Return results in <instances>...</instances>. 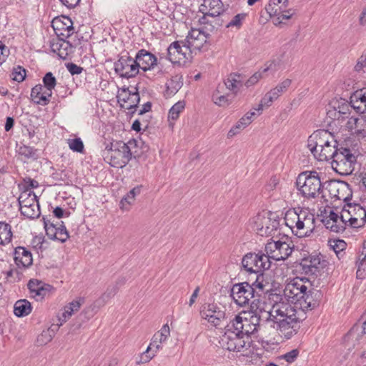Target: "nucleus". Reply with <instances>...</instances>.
<instances>
[{"label": "nucleus", "mask_w": 366, "mask_h": 366, "mask_svg": "<svg viewBox=\"0 0 366 366\" xmlns=\"http://www.w3.org/2000/svg\"><path fill=\"white\" fill-rule=\"evenodd\" d=\"M14 256V262L19 268H27L32 264L31 253L24 247H16Z\"/></svg>", "instance_id": "obj_33"}, {"label": "nucleus", "mask_w": 366, "mask_h": 366, "mask_svg": "<svg viewBox=\"0 0 366 366\" xmlns=\"http://www.w3.org/2000/svg\"><path fill=\"white\" fill-rule=\"evenodd\" d=\"M21 214L24 217L34 219L40 215V208L37 197L32 191L23 192L19 199Z\"/></svg>", "instance_id": "obj_9"}, {"label": "nucleus", "mask_w": 366, "mask_h": 366, "mask_svg": "<svg viewBox=\"0 0 366 366\" xmlns=\"http://www.w3.org/2000/svg\"><path fill=\"white\" fill-rule=\"evenodd\" d=\"M350 104L357 112H366V88L355 92L350 97Z\"/></svg>", "instance_id": "obj_34"}, {"label": "nucleus", "mask_w": 366, "mask_h": 366, "mask_svg": "<svg viewBox=\"0 0 366 366\" xmlns=\"http://www.w3.org/2000/svg\"><path fill=\"white\" fill-rule=\"evenodd\" d=\"M28 288L31 297L36 301H40L49 295L52 287L38 280H31L28 283Z\"/></svg>", "instance_id": "obj_31"}, {"label": "nucleus", "mask_w": 366, "mask_h": 366, "mask_svg": "<svg viewBox=\"0 0 366 366\" xmlns=\"http://www.w3.org/2000/svg\"><path fill=\"white\" fill-rule=\"evenodd\" d=\"M117 98L121 107L127 110L134 109L140 101L137 88H134V91H130L129 88L122 89Z\"/></svg>", "instance_id": "obj_26"}, {"label": "nucleus", "mask_w": 366, "mask_h": 366, "mask_svg": "<svg viewBox=\"0 0 366 366\" xmlns=\"http://www.w3.org/2000/svg\"><path fill=\"white\" fill-rule=\"evenodd\" d=\"M292 80L286 79L280 82L274 88L270 89L262 99L260 103L258 104V108L256 110L261 112L264 107H269L272 105V102L277 100L287 89L290 86Z\"/></svg>", "instance_id": "obj_18"}, {"label": "nucleus", "mask_w": 366, "mask_h": 366, "mask_svg": "<svg viewBox=\"0 0 366 366\" xmlns=\"http://www.w3.org/2000/svg\"><path fill=\"white\" fill-rule=\"evenodd\" d=\"M249 119L247 117H242L234 126L228 132V137H232L240 132L243 129L249 124Z\"/></svg>", "instance_id": "obj_51"}, {"label": "nucleus", "mask_w": 366, "mask_h": 366, "mask_svg": "<svg viewBox=\"0 0 366 366\" xmlns=\"http://www.w3.org/2000/svg\"><path fill=\"white\" fill-rule=\"evenodd\" d=\"M244 338L229 322L224 328V333L221 337L220 343L223 348L239 352L244 351L246 345Z\"/></svg>", "instance_id": "obj_6"}, {"label": "nucleus", "mask_w": 366, "mask_h": 366, "mask_svg": "<svg viewBox=\"0 0 366 366\" xmlns=\"http://www.w3.org/2000/svg\"><path fill=\"white\" fill-rule=\"evenodd\" d=\"M302 269L305 274H317L327 265V262L321 254H310L302 259Z\"/></svg>", "instance_id": "obj_21"}, {"label": "nucleus", "mask_w": 366, "mask_h": 366, "mask_svg": "<svg viewBox=\"0 0 366 366\" xmlns=\"http://www.w3.org/2000/svg\"><path fill=\"white\" fill-rule=\"evenodd\" d=\"M295 14V9L286 8L279 15L272 17V22L274 26L281 28L282 27V25L285 24V21L290 19Z\"/></svg>", "instance_id": "obj_46"}, {"label": "nucleus", "mask_w": 366, "mask_h": 366, "mask_svg": "<svg viewBox=\"0 0 366 366\" xmlns=\"http://www.w3.org/2000/svg\"><path fill=\"white\" fill-rule=\"evenodd\" d=\"M247 14L241 13L235 15L229 22L227 24V28H236L239 29L242 26L243 22L246 19Z\"/></svg>", "instance_id": "obj_55"}, {"label": "nucleus", "mask_w": 366, "mask_h": 366, "mask_svg": "<svg viewBox=\"0 0 366 366\" xmlns=\"http://www.w3.org/2000/svg\"><path fill=\"white\" fill-rule=\"evenodd\" d=\"M10 54L9 49L0 41V66H1Z\"/></svg>", "instance_id": "obj_61"}, {"label": "nucleus", "mask_w": 366, "mask_h": 366, "mask_svg": "<svg viewBox=\"0 0 366 366\" xmlns=\"http://www.w3.org/2000/svg\"><path fill=\"white\" fill-rule=\"evenodd\" d=\"M329 192L332 197L342 200L346 204L350 203L352 196L350 184L344 181L330 184Z\"/></svg>", "instance_id": "obj_25"}, {"label": "nucleus", "mask_w": 366, "mask_h": 366, "mask_svg": "<svg viewBox=\"0 0 366 366\" xmlns=\"http://www.w3.org/2000/svg\"><path fill=\"white\" fill-rule=\"evenodd\" d=\"M288 7V0H269L265 9L269 16L279 15Z\"/></svg>", "instance_id": "obj_40"}, {"label": "nucleus", "mask_w": 366, "mask_h": 366, "mask_svg": "<svg viewBox=\"0 0 366 366\" xmlns=\"http://www.w3.org/2000/svg\"><path fill=\"white\" fill-rule=\"evenodd\" d=\"M43 222L46 234L49 239L58 240L61 242H65L69 239V232L63 224V222L59 227L51 223L46 217H43Z\"/></svg>", "instance_id": "obj_24"}, {"label": "nucleus", "mask_w": 366, "mask_h": 366, "mask_svg": "<svg viewBox=\"0 0 366 366\" xmlns=\"http://www.w3.org/2000/svg\"><path fill=\"white\" fill-rule=\"evenodd\" d=\"M16 152L24 160H35L38 158L37 149L24 144H17Z\"/></svg>", "instance_id": "obj_43"}, {"label": "nucleus", "mask_w": 366, "mask_h": 366, "mask_svg": "<svg viewBox=\"0 0 366 366\" xmlns=\"http://www.w3.org/2000/svg\"><path fill=\"white\" fill-rule=\"evenodd\" d=\"M298 355L299 350L297 349H294L283 355L282 356V359L285 360L288 363H292L295 361Z\"/></svg>", "instance_id": "obj_62"}, {"label": "nucleus", "mask_w": 366, "mask_h": 366, "mask_svg": "<svg viewBox=\"0 0 366 366\" xmlns=\"http://www.w3.org/2000/svg\"><path fill=\"white\" fill-rule=\"evenodd\" d=\"M51 97V93H49L41 84L36 85L31 91V98L36 104L47 105Z\"/></svg>", "instance_id": "obj_35"}, {"label": "nucleus", "mask_w": 366, "mask_h": 366, "mask_svg": "<svg viewBox=\"0 0 366 366\" xmlns=\"http://www.w3.org/2000/svg\"><path fill=\"white\" fill-rule=\"evenodd\" d=\"M250 286L255 291V297H259L266 290L267 283L264 281V275L262 273L257 274L256 280Z\"/></svg>", "instance_id": "obj_48"}, {"label": "nucleus", "mask_w": 366, "mask_h": 366, "mask_svg": "<svg viewBox=\"0 0 366 366\" xmlns=\"http://www.w3.org/2000/svg\"><path fill=\"white\" fill-rule=\"evenodd\" d=\"M229 322L244 337H247L249 335L254 334L257 331L259 327L256 322L257 320L253 318L252 316H251L250 318H244L240 315H236Z\"/></svg>", "instance_id": "obj_23"}, {"label": "nucleus", "mask_w": 366, "mask_h": 366, "mask_svg": "<svg viewBox=\"0 0 366 366\" xmlns=\"http://www.w3.org/2000/svg\"><path fill=\"white\" fill-rule=\"evenodd\" d=\"M187 51L190 52L181 46L179 41H174L167 48V59L172 63H180L187 59Z\"/></svg>", "instance_id": "obj_32"}, {"label": "nucleus", "mask_w": 366, "mask_h": 366, "mask_svg": "<svg viewBox=\"0 0 366 366\" xmlns=\"http://www.w3.org/2000/svg\"><path fill=\"white\" fill-rule=\"evenodd\" d=\"M52 27L57 39H67L74 33L73 23L71 19L64 17L63 19H54L52 21Z\"/></svg>", "instance_id": "obj_30"}, {"label": "nucleus", "mask_w": 366, "mask_h": 366, "mask_svg": "<svg viewBox=\"0 0 366 366\" xmlns=\"http://www.w3.org/2000/svg\"><path fill=\"white\" fill-rule=\"evenodd\" d=\"M25 77L26 70L23 67L18 66L17 67L14 68L11 73V79L14 81L21 82L24 80Z\"/></svg>", "instance_id": "obj_57"}, {"label": "nucleus", "mask_w": 366, "mask_h": 366, "mask_svg": "<svg viewBox=\"0 0 366 366\" xmlns=\"http://www.w3.org/2000/svg\"><path fill=\"white\" fill-rule=\"evenodd\" d=\"M274 324L278 321L301 319L302 311L297 305L286 301H280L273 305Z\"/></svg>", "instance_id": "obj_11"}, {"label": "nucleus", "mask_w": 366, "mask_h": 366, "mask_svg": "<svg viewBox=\"0 0 366 366\" xmlns=\"http://www.w3.org/2000/svg\"><path fill=\"white\" fill-rule=\"evenodd\" d=\"M67 70L70 72L71 74H79L81 73L83 68L81 66L74 64V63H68L66 65Z\"/></svg>", "instance_id": "obj_64"}, {"label": "nucleus", "mask_w": 366, "mask_h": 366, "mask_svg": "<svg viewBox=\"0 0 366 366\" xmlns=\"http://www.w3.org/2000/svg\"><path fill=\"white\" fill-rule=\"evenodd\" d=\"M305 295L301 298L299 302H297V307L302 311L303 315V311L308 309H313L319 305L320 301L322 297V292L317 290H307L304 292Z\"/></svg>", "instance_id": "obj_28"}, {"label": "nucleus", "mask_w": 366, "mask_h": 366, "mask_svg": "<svg viewBox=\"0 0 366 366\" xmlns=\"http://www.w3.org/2000/svg\"><path fill=\"white\" fill-rule=\"evenodd\" d=\"M301 320L302 318L299 320H280L277 323L271 325V326L276 330L281 337L290 340L298 332Z\"/></svg>", "instance_id": "obj_22"}, {"label": "nucleus", "mask_w": 366, "mask_h": 366, "mask_svg": "<svg viewBox=\"0 0 366 366\" xmlns=\"http://www.w3.org/2000/svg\"><path fill=\"white\" fill-rule=\"evenodd\" d=\"M346 127L356 137L363 139L366 137V127L360 123L357 117H351L347 122Z\"/></svg>", "instance_id": "obj_36"}, {"label": "nucleus", "mask_w": 366, "mask_h": 366, "mask_svg": "<svg viewBox=\"0 0 366 366\" xmlns=\"http://www.w3.org/2000/svg\"><path fill=\"white\" fill-rule=\"evenodd\" d=\"M114 68L116 74L125 79L133 78L139 72L135 59L129 56L128 54L121 56L114 62Z\"/></svg>", "instance_id": "obj_14"}, {"label": "nucleus", "mask_w": 366, "mask_h": 366, "mask_svg": "<svg viewBox=\"0 0 366 366\" xmlns=\"http://www.w3.org/2000/svg\"><path fill=\"white\" fill-rule=\"evenodd\" d=\"M337 147V142L335 140V144H328L312 154L318 161H328L332 159Z\"/></svg>", "instance_id": "obj_38"}, {"label": "nucleus", "mask_w": 366, "mask_h": 366, "mask_svg": "<svg viewBox=\"0 0 366 366\" xmlns=\"http://www.w3.org/2000/svg\"><path fill=\"white\" fill-rule=\"evenodd\" d=\"M341 213L347 225L350 227L360 228L366 223V210L359 204H345Z\"/></svg>", "instance_id": "obj_7"}, {"label": "nucleus", "mask_w": 366, "mask_h": 366, "mask_svg": "<svg viewBox=\"0 0 366 366\" xmlns=\"http://www.w3.org/2000/svg\"><path fill=\"white\" fill-rule=\"evenodd\" d=\"M280 183V178L277 176H272L267 184H266V189L268 191H273L274 190Z\"/></svg>", "instance_id": "obj_63"}, {"label": "nucleus", "mask_w": 366, "mask_h": 366, "mask_svg": "<svg viewBox=\"0 0 366 366\" xmlns=\"http://www.w3.org/2000/svg\"><path fill=\"white\" fill-rule=\"evenodd\" d=\"M182 85V82L179 81V78L176 76L171 79L167 83V86L168 89H171V92H177Z\"/></svg>", "instance_id": "obj_60"}, {"label": "nucleus", "mask_w": 366, "mask_h": 366, "mask_svg": "<svg viewBox=\"0 0 366 366\" xmlns=\"http://www.w3.org/2000/svg\"><path fill=\"white\" fill-rule=\"evenodd\" d=\"M184 107H185V104L182 101H179L178 102L174 104L169 111V114H168L169 121L177 120L179 118L180 113L182 112L183 110L184 109Z\"/></svg>", "instance_id": "obj_52"}, {"label": "nucleus", "mask_w": 366, "mask_h": 366, "mask_svg": "<svg viewBox=\"0 0 366 366\" xmlns=\"http://www.w3.org/2000/svg\"><path fill=\"white\" fill-rule=\"evenodd\" d=\"M67 144L71 150L73 152L82 153L84 149V146L81 138L77 137L74 139H69Z\"/></svg>", "instance_id": "obj_54"}, {"label": "nucleus", "mask_w": 366, "mask_h": 366, "mask_svg": "<svg viewBox=\"0 0 366 366\" xmlns=\"http://www.w3.org/2000/svg\"><path fill=\"white\" fill-rule=\"evenodd\" d=\"M292 249L290 244L286 242L272 240L266 244L264 251L269 261L271 262V259L280 261L287 259L291 255Z\"/></svg>", "instance_id": "obj_12"}, {"label": "nucleus", "mask_w": 366, "mask_h": 366, "mask_svg": "<svg viewBox=\"0 0 366 366\" xmlns=\"http://www.w3.org/2000/svg\"><path fill=\"white\" fill-rule=\"evenodd\" d=\"M285 222L298 237L309 236L315 228V217L307 209H290L285 213Z\"/></svg>", "instance_id": "obj_1"}, {"label": "nucleus", "mask_w": 366, "mask_h": 366, "mask_svg": "<svg viewBox=\"0 0 366 366\" xmlns=\"http://www.w3.org/2000/svg\"><path fill=\"white\" fill-rule=\"evenodd\" d=\"M242 264L244 270L257 274L262 273L263 270L268 269L271 266V262L262 252H249L243 257Z\"/></svg>", "instance_id": "obj_8"}, {"label": "nucleus", "mask_w": 366, "mask_h": 366, "mask_svg": "<svg viewBox=\"0 0 366 366\" xmlns=\"http://www.w3.org/2000/svg\"><path fill=\"white\" fill-rule=\"evenodd\" d=\"M307 287L304 285L302 279L296 277L288 282L283 290V295L287 302L297 305L301 298L304 297Z\"/></svg>", "instance_id": "obj_17"}, {"label": "nucleus", "mask_w": 366, "mask_h": 366, "mask_svg": "<svg viewBox=\"0 0 366 366\" xmlns=\"http://www.w3.org/2000/svg\"><path fill=\"white\" fill-rule=\"evenodd\" d=\"M134 59L138 69H141L144 71H151L157 65L156 56L144 49L137 51Z\"/></svg>", "instance_id": "obj_27"}, {"label": "nucleus", "mask_w": 366, "mask_h": 366, "mask_svg": "<svg viewBox=\"0 0 366 366\" xmlns=\"http://www.w3.org/2000/svg\"><path fill=\"white\" fill-rule=\"evenodd\" d=\"M330 247L337 254L338 259H341L345 255V250L347 247V243L342 239H331L329 241Z\"/></svg>", "instance_id": "obj_49"}, {"label": "nucleus", "mask_w": 366, "mask_h": 366, "mask_svg": "<svg viewBox=\"0 0 366 366\" xmlns=\"http://www.w3.org/2000/svg\"><path fill=\"white\" fill-rule=\"evenodd\" d=\"M212 101L219 107H224L229 104L227 97L225 95H219L218 89L212 94Z\"/></svg>", "instance_id": "obj_59"}, {"label": "nucleus", "mask_w": 366, "mask_h": 366, "mask_svg": "<svg viewBox=\"0 0 366 366\" xmlns=\"http://www.w3.org/2000/svg\"><path fill=\"white\" fill-rule=\"evenodd\" d=\"M356 157L347 148H337L332 157L331 165L332 169L340 174H349L354 169Z\"/></svg>", "instance_id": "obj_5"}, {"label": "nucleus", "mask_w": 366, "mask_h": 366, "mask_svg": "<svg viewBox=\"0 0 366 366\" xmlns=\"http://www.w3.org/2000/svg\"><path fill=\"white\" fill-rule=\"evenodd\" d=\"M53 331L48 329L46 330H44L40 335L37 337V342L39 345H46L48 342H51L53 339Z\"/></svg>", "instance_id": "obj_58"}, {"label": "nucleus", "mask_w": 366, "mask_h": 366, "mask_svg": "<svg viewBox=\"0 0 366 366\" xmlns=\"http://www.w3.org/2000/svg\"><path fill=\"white\" fill-rule=\"evenodd\" d=\"M340 220L330 222V220H325V225L327 229L334 232H342L347 226L345 219L342 218V214L340 212Z\"/></svg>", "instance_id": "obj_47"}, {"label": "nucleus", "mask_w": 366, "mask_h": 366, "mask_svg": "<svg viewBox=\"0 0 366 366\" xmlns=\"http://www.w3.org/2000/svg\"><path fill=\"white\" fill-rule=\"evenodd\" d=\"M52 52L56 53L61 59H66L74 51L75 46L66 39H53L50 42Z\"/></svg>", "instance_id": "obj_29"}, {"label": "nucleus", "mask_w": 366, "mask_h": 366, "mask_svg": "<svg viewBox=\"0 0 366 366\" xmlns=\"http://www.w3.org/2000/svg\"><path fill=\"white\" fill-rule=\"evenodd\" d=\"M202 6L208 8L207 15L213 17L219 16L224 11L221 0H204Z\"/></svg>", "instance_id": "obj_42"}, {"label": "nucleus", "mask_w": 366, "mask_h": 366, "mask_svg": "<svg viewBox=\"0 0 366 366\" xmlns=\"http://www.w3.org/2000/svg\"><path fill=\"white\" fill-rule=\"evenodd\" d=\"M357 277L364 279L366 277V254L362 258L359 257L357 262Z\"/></svg>", "instance_id": "obj_56"}, {"label": "nucleus", "mask_w": 366, "mask_h": 366, "mask_svg": "<svg viewBox=\"0 0 366 366\" xmlns=\"http://www.w3.org/2000/svg\"><path fill=\"white\" fill-rule=\"evenodd\" d=\"M44 88L52 95V89L56 84V79L51 72H47L43 77Z\"/></svg>", "instance_id": "obj_53"}, {"label": "nucleus", "mask_w": 366, "mask_h": 366, "mask_svg": "<svg viewBox=\"0 0 366 366\" xmlns=\"http://www.w3.org/2000/svg\"><path fill=\"white\" fill-rule=\"evenodd\" d=\"M31 305L26 299L17 300L14 306V313L19 317L29 315L31 312Z\"/></svg>", "instance_id": "obj_44"}, {"label": "nucleus", "mask_w": 366, "mask_h": 366, "mask_svg": "<svg viewBox=\"0 0 366 366\" xmlns=\"http://www.w3.org/2000/svg\"><path fill=\"white\" fill-rule=\"evenodd\" d=\"M170 336V329L167 324L164 325L160 330L152 337L149 345L147 350L141 354L139 359L137 360V365L149 362L157 352L162 349V344L165 342Z\"/></svg>", "instance_id": "obj_4"}, {"label": "nucleus", "mask_w": 366, "mask_h": 366, "mask_svg": "<svg viewBox=\"0 0 366 366\" xmlns=\"http://www.w3.org/2000/svg\"><path fill=\"white\" fill-rule=\"evenodd\" d=\"M274 324L278 321L301 319L302 311L297 305L286 301H280L273 305Z\"/></svg>", "instance_id": "obj_10"}, {"label": "nucleus", "mask_w": 366, "mask_h": 366, "mask_svg": "<svg viewBox=\"0 0 366 366\" xmlns=\"http://www.w3.org/2000/svg\"><path fill=\"white\" fill-rule=\"evenodd\" d=\"M137 144L133 139L125 143L122 141H114L108 144L104 150V159L114 167L122 168L131 160L132 156V147Z\"/></svg>", "instance_id": "obj_2"}, {"label": "nucleus", "mask_w": 366, "mask_h": 366, "mask_svg": "<svg viewBox=\"0 0 366 366\" xmlns=\"http://www.w3.org/2000/svg\"><path fill=\"white\" fill-rule=\"evenodd\" d=\"M300 194L307 198H315L322 192V182L319 173L315 171H306L300 173L296 180Z\"/></svg>", "instance_id": "obj_3"}, {"label": "nucleus", "mask_w": 366, "mask_h": 366, "mask_svg": "<svg viewBox=\"0 0 366 366\" xmlns=\"http://www.w3.org/2000/svg\"><path fill=\"white\" fill-rule=\"evenodd\" d=\"M208 34L199 29H192L183 44L186 50L192 52L193 50H200L207 41Z\"/></svg>", "instance_id": "obj_20"}, {"label": "nucleus", "mask_w": 366, "mask_h": 366, "mask_svg": "<svg viewBox=\"0 0 366 366\" xmlns=\"http://www.w3.org/2000/svg\"><path fill=\"white\" fill-rule=\"evenodd\" d=\"M142 188V185H138L132 189L121 200L120 208L123 210H128L129 207L134 203L135 197L140 194Z\"/></svg>", "instance_id": "obj_41"}, {"label": "nucleus", "mask_w": 366, "mask_h": 366, "mask_svg": "<svg viewBox=\"0 0 366 366\" xmlns=\"http://www.w3.org/2000/svg\"><path fill=\"white\" fill-rule=\"evenodd\" d=\"M252 224L253 231L257 234L262 237H267L274 234L277 229L279 222L264 214H258L252 218Z\"/></svg>", "instance_id": "obj_13"}, {"label": "nucleus", "mask_w": 366, "mask_h": 366, "mask_svg": "<svg viewBox=\"0 0 366 366\" xmlns=\"http://www.w3.org/2000/svg\"><path fill=\"white\" fill-rule=\"evenodd\" d=\"M244 81V79L242 75L237 73H233L230 74L224 80V85L227 89L236 94L242 86Z\"/></svg>", "instance_id": "obj_37"}, {"label": "nucleus", "mask_w": 366, "mask_h": 366, "mask_svg": "<svg viewBox=\"0 0 366 366\" xmlns=\"http://www.w3.org/2000/svg\"><path fill=\"white\" fill-rule=\"evenodd\" d=\"M202 317L214 327L220 325L225 319V310L217 303H205L200 310Z\"/></svg>", "instance_id": "obj_16"}, {"label": "nucleus", "mask_w": 366, "mask_h": 366, "mask_svg": "<svg viewBox=\"0 0 366 366\" xmlns=\"http://www.w3.org/2000/svg\"><path fill=\"white\" fill-rule=\"evenodd\" d=\"M331 107H333L335 109H337V112L340 114L342 117V121H344L347 119H349V117L350 114L351 110V104L348 103L343 99H333L330 102Z\"/></svg>", "instance_id": "obj_39"}, {"label": "nucleus", "mask_w": 366, "mask_h": 366, "mask_svg": "<svg viewBox=\"0 0 366 366\" xmlns=\"http://www.w3.org/2000/svg\"><path fill=\"white\" fill-rule=\"evenodd\" d=\"M12 237L11 226L4 222H0V244H8L11 242Z\"/></svg>", "instance_id": "obj_45"}, {"label": "nucleus", "mask_w": 366, "mask_h": 366, "mask_svg": "<svg viewBox=\"0 0 366 366\" xmlns=\"http://www.w3.org/2000/svg\"><path fill=\"white\" fill-rule=\"evenodd\" d=\"M231 297L237 305L242 307L248 305L252 299L255 298V291L247 282L238 283L233 285Z\"/></svg>", "instance_id": "obj_15"}, {"label": "nucleus", "mask_w": 366, "mask_h": 366, "mask_svg": "<svg viewBox=\"0 0 366 366\" xmlns=\"http://www.w3.org/2000/svg\"><path fill=\"white\" fill-rule=\"evenodd\" d=\"M335 144V137L327 130H317L308 138L307 147L312 153L328 144Z\"/></svg>", "instance_id": "obj_19"}, {"label": "nucleus", "mask_w": 366, "mask_h": 366, "mask_svg": "<svg viewBox=\"0 0 366 366\" xmlns=\"http://www.w3.org/2000/svg\"><path fill=\"white\" fill-rule=\"evenodd\" d=\"M273 305L267 310H264L263 312L258 315V316H252L253 318L257 320V323L259 326L262 323L272 322L274 324V313H273Z\"/></svg>", "instance_id": "obj_50"}]
</instances>
